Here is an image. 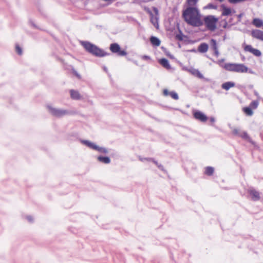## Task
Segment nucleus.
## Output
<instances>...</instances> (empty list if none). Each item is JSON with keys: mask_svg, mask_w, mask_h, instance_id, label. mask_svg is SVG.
Wrapping results in <instances>:
<instances>
[{"mask_svg": "<svg viewBox=\"0 0 263 263\" xmlns=\"http://www.w3.org/2000/svg\"><path fill=\"white\" fill-rule=\"evenodd\" d=\"M190 52H196V50L195 49H193L190 50Z\"/></svg>", "mask_w": 263, "mask_h": 263, "instance_id": "51", "label": "nucleus"}, {"mask_svg": "<svg viewBox=\"0 0 263 263\" xmlns=\"http://www.w3.org/2000/svg\"><path fill=\"white\" fill-rule=\"evenodd\" d=\"M248 88H249V89H253V85H249L248 86Z\"/></svg>", "mask_w": 263, "mask_h": 263, "instance_id": "49", "label": "nucleus"}, {"mask_svg": "<svg viewBox=\"0 0 263 263\" xmlns=\"http://www.w3.org/2000/svg\"><path fill=\"white\" fill-rule=\"evenodd\" d=\"M190 71L193 75L198 77L199 79L204 78L202 74L198 69L192 68L190 70Z\"/></svg>", "mask_w": 263, "mask_h": 263, "instance_id": "22", "label": "nucleus"}, {"mask_svg": "<svg viewBox=\"0 0 263 263\" xmlns=\"http://www.w3.org/2000/svg\"><path fill=\"white\" fill-rule=\"evenodd\" d=\"M248 68L243 64H235V71L236 72H247Z\"/></svg>", "mask_w": 263, "mask_h": 263, "instance_id": "10", "label": "nucleus"}, {"mask_svg": "<svg viewBox=\"0 0 263 263\" xmlns=\"http://www.w3.org/2000/svg\"><path fill=\"white\" fill-rule=\"evenodd\" d=\"M150 21L152 24L156 28H158V17L156 16H154L152 12H150Z\"/></svg>", "mask_w": 263, "mask_h": 263, "instance_id": "15", "label": "nucleus"}, {"mask_svg": "<svg viewBox=\"0 0 263 263\" xmlns=\"http://www.w3.org/2000/svg\"><path fill=\"white\" fill-rule=\"evenodd\" d=\"M248 193L251 196V198L253 201H255L259 200L260 195L258 191L254 189H251L248 191Z\"/></svg>", "mask_w": 263, "mask_h": 263, "instance_id": "12", "label": "nucleus"}, {"mask_svg": "<svg viewBox=\"0 0 263 263\" xmlns=\"http://www.w3.org/2000/svg\"><path fill=\"white\" fill-rule=\"evenodd\" d=\"M142 59L143 60H149L150 59V57L149 56H148V55H143L142 57Z\"/></svg>", "mask_w": 263, "mask_h": 263, "instance_id": "41", "label": "nucleus"}, {"mask_svg": "<svg viewBox=\"0 0 263 263\" xmlns=\"http://www.w3.org/2000/svg\"><path fill=\"white\" fill-rule=\"evenodd\" d=\"M153 10H154V12L155 13L156 15H158V10L157 9V8L154 7Z\"/></svg>", "mask_w": 263, "mask_h": 263, "instance_id": "39", "label": "nucleus"}, {"mask_svg": "<svg viewBox=\"0 0 263 263\" xmlns=\"http://www.w3.org/2000/svg\"><path fill=\"white\" fill-rule=\"evenodd\" d=\"M157 167H158L160 170H161V171H165L164 168V167H163V166L162 165H161V164H159L157 166Z\"/></svg>", "mask_w": 263, "mask_h": 263, "instance_id": "37", "label": "nucleus"}, {"mask_svg": "<svg viewBox=\"0 0 263 263\" xmlns=\"http://www.w3.org/2000/svg\"><path fill=\"white\" fill-rule=\"evenodd\" d=\"M154 158H146V160L147 161H152L153 162Z\"/></svg>", "mask_w": 263, "mask_h": 263, "instance_id": "43", "label": "nucleus"}, {"mask_svg": "<svg viewBox=\"0 0 263 263\" xmlns=\"http://www.w3.org/2000/svg\"><path fill=\"white\" fill-rule=\"evenodd\" d=\"M243 111L247 116H251L253 114V111L250 106L243 107Z\"/></svg>", "mask_w": 263, "mask_h": 263, "instance_id": "25", "label": "nucleus"}, {"mask_svg": "<svg viewBox=\"0 0 263 263\" xmlns=\"http://www.w3.org/2000/svg\"><path fill=\"white\" fill-rule=\"evenodd\" d=\"M248 72L250 73H251V74H255V72L253 71L252 69H249L248 68Z\"/></svg>", "mask_w": 263, "mask_h": 263, "instance_id": "44", "label": "nucleus"}, {"mask_svg": "<svg viewBox=\"0 0 263 263\" xmlns=\"http://www.w3.org/2000/svg\"><path fill=\"white\" fill-rule=\"evenodd\" d=\"M232 20V18H230V20H229V22L230 23L231 22Z\"/></svg>", "mask_w": 263, "mask_h": 263, "instance_id": "54", "label": "nucleus"}, {"mask_svg": "<svg viewBox=\"0 0 263 263\" xmlns=\"http://www.w3.org/2000/svg\"><path fill=\"white\" fill-rule=\"evenodd\" d=\"M139 159L141 162H144L145 160H146V158H142L141 157H139Z\"/></svg>", "mask_w": 263, "mask_h": 263, "instance_id": "42", "label": "nucleus"}, {"mask_svg": "<svg viewBox=\"0 0 263 263\" xmlns=\"http://www.w3.org/2000/svg\"><path fill=\"white\" fill-rule=\"evenodd\" d=\"M182 17L187 24L193 27H200L203 24L200 18L199 11L196 7H187L183 11Z\"/></svg>", "mask_w": 263, "mask_h": 263, "instance_id": "1", "label": "nucleus"}, {"mask_svg": "<svg viewBox=\"0 0 263 263\" xmlns=\"http://www.w3.org/2000/svg\"><path fill=\"white\" fill-rule=\"evenodd\" d=\"M90 54L97 57H103L110 54L96 45L94 46V48H93Z\"/></svg>", "mask_w": 263, "mask_h": 263, "instance_id": "6", "label": "nucleus"}, {"mask_svg": "<svg viewBox=\"0 0 263 263\" xmlns=\"http://www.w3.org/2000/svg\"><path fill=\"white\" fill-rule=\"evenodd\" d=\"M240 137L243 139L247 140L250 143H253L252 139L250 138V136L248 135L246 132H242L241 133Z\"/></svg>", "mask_w": 263, "mask_h": 263, "instance_id": "26", "label": "nucleus"}, {"mask_svg": "<svg viewBox=\"0 0 263 263\" xmlns=\"http://www.w3.org/2000/svg\"><path fill=\"white\" fill-rule=\"evenodd\" d=\"M204 23L207 29L211 31H214L216 28L218 18L214 15H207L203 18Z\"/></svg>", "mask_w": 263, "mask_h": 263, "instance_id": "3", "label": "nucleus"}, {"mask_svg": "<svg viewBox=\"0 0 263 263\" xmlns=\"http://www.w3.org/2000/svg\"><path fill=\"white\" fill-rule=\"evenodd\" d=\"M208 48L209 46L208 44L202 43L199 45L198 50L200 53H205L208 51Z\"/></svg>", "mask_w": 263, "mask_h": 263, "instance_id": "17", "label": "nucleus"}, {"mask_svg": "<svg viewBox=\"0 0 263 263\" xmlns=\"http://www.w3.org/2000/svg\"><path fill=\"white\" fill-rule=\"evenodd\" d=\"M70 97L72 99L74 100H79L82 98V96L80 95L79 92L74 89H71L69 91Z\"/></svg>", "mask_w": 263, "mask_h": 263, "instance_id": "13", "label": "nucleus"}, {"mask_svg": "<svg viewBox=\"0 0 263 263\" xmlns=\"http://www.w3.org/2000/svg\"><path fill=\"white\" fill-rule=\"evenodd\" d=\"M226 39V36L224 35V36H223V40H224Z\"/></svg>", "mask_w": 263, "mask_h": 263, "instance_id": "55", "label": "nucleus"}, {"mask_svg": "<svg viewBox=\"0 0 263 263\" xmlns=\"http://www.w3.org/2000/svg\"><path fill=\"white\" fill-rule=\"evenodd\" d=\"M151 43L154 46H159L160 45V40L156 36H152L149 39Z\"/></svg>", "mask_w": 263, "mask_h": 263, "instance_id": "20", "label": "nucleus"}, {"mask_svg": "<svg viewBox=\"0 0 263 263\" xmlns=\"http://www.w3.org/2000/svg\"><path fill=\"white\" fill-rule=\"evenodd\" d=\"M81 143L87 146L91 149L96 150L98 151L99 153L103 154H107L108 153V150L106 148L104 147H100L97 145L93 142H91L87 140H80Z\"/></svg>", "mask_w": 263, "mask_h": 263, "instance_id": "4", "label": "nucleus"}, {"mask_svg": "<svg viewBox=\"0 0 263 263\" xmlns=\"http://www.w3.org/2000/svg\"><path fill=\"white\" fill-rule=\"evenodd\" d=\"M104 70H106V67H104Z\"/></svg>", "mask_w": 263, "mask_h": 263, "instance_id": "56", "label": "nucleus"}, {"mask_svg": "<svg viewBox=\"0 0 263 263\" xmlns=\"http://www.w3.org/2000/svg\"><path fill=\"white\" fill-rule=\"evenodd\" d=\"M97 159L99 162L104 164H109L110 162V159L107 156H99L98 157Z\"/></svg>", "mask_w": 263, "mask_h": 263, "instance_id": "21", "label": "nucleus"}, {"mask_svg": "<svg viewBox=\"0 0 263 263\" xmlns=\"http://www.w3.org/2000/svg\"><path fill=\"white\" fill-rule=\"evenodd\" d=\"M252 24L256 27L259 28L263 26V21L258 18H255L252 21Z\"/></svg>", "mask_w": 263, "mask_h": 263, "instance_id": "23", "label": "nucleus"}, {"mask_svg": "<svg viewBox=\"0 0 263 263\" xmlns=\"http://www.w3.org/2000/svg\"><path fill=\"white\" fill-rule=\"evenodd\" d=\"M109 49L112 53H117L119 56H124L127 54L126 51L121 50L120 45L116 43L111 44Z\"/></svg>", "mask_w": 263, "mask_h": 263, "instance_id": "5", "label": "nucleus"}, {"mask_svg": "<svg viewBox=\"0 0 263 263\" xmlns=\"http://www.w3.org/2000/svg\"><path fill=\"white\" fill-rule=\"evenodd\" d=\"M235 83L233 82L229 81L223 83L221 85V88L226 90H228L230 88L234 87Z\"/></svg>", "mask_w": 263, "mask_h": 263, "instance_id": "18", "label": "nucleus"}, {"mask_svg": "<svg viewBox=\"0 0 263 263\" xmlns=\"http://www.w3.org/2000/svg\"><path fill=\"white\" fill-rule=\"evenodd\" d=\"M47 108L49 112L52 116L57 118H61L65 116L71 115L74 114L72 111L55 108L50 105H48Z\"/></svg>", "mask_w": 263, "mask_h": 263, "instance_id": "2", "label": "nucleus"}, {"mask_svg": "<svg viewBox=\"0 0 263 263\" xmlns=\"http://www.w3.org/2000/svg\"><path fill=\"white\" fill-rule=\"evenodd\" d=\"M244 50L246 51L250 52L256 57H260L261 55V51L255 48H253L250 45H246L244 47Z\"/></svg>", "mask_w": 263, "mask_h": 263, "instance_id": "8", "label": "nucleus"}, {"mask_svg": "<svg viewBox=\"0 0 263 263\" xmlns=\"http://www.w3.org/2000/svg\"><path fill=\"white\" fill-rule=\"evenodd\" d=\"M242 14H239L238 15V17L239 18V21H240V19L241 18V17H242Z\"/></svg>", "mask_w": 263, "mask_h": 263, "instance_id": "48", "label": "nucleus"}, {"mask_svg": "<svg viewBox=\"0 0 263 263\" xmlns=\"http://www.w3.org/2000/svg\"><path fill=\"white\" fill-rule=\"evenodd\" d=\"M232 133L233 135H234L235 136H238L239 137H240V135L241 134L240 130L238 129H237V128H234L232 131Z\"/></svg>", "mask_w": 263, "mask_h": 263, "instance_id": "33", "label": "nucleus"}, {"mask_svg": "<svg viewBox=\"0 0 263 263\" xmlns=\"http://www.w3.org/2000/svg\"><path fill=\"white\" fill-rule=\"evenodd\" d=\"M194 117L201 122H205L208 120L207 116L199 110H196L193 113Z\"/></svg>", "mask_w": 263, "mask_h": 263, "instance_id": "7", "label": "nucleus"}, {"mask_svg": "<svg viewBox=\"0 0 263 263\" xmlns=\"http://www.w3.org/2000/svg\"><path fill=\"white\" fill-rule=\"evenodd\" d=\"M199 0H186V3L189 6H195L197 4Z\"/></svg>", "mask_w": 263, "mask_h": 263, "instance_id": "29", "label": "nucleus"}, {"mask_svg": "<svg viewBox=\"0 0 263 263\" xmlns=\"http://www.w3.org/2000/svg\"><path fill=\"white\" fill-rule=\"evenodd\" d=\"M224 60L223 59H222L219 60L218 62H219V63H221V62H223L224 61Z\"/></svg>", "mask_w": 263, "mask_h": 263, "instance_id": "52", "label": "nucleus"}, {"mask_svg": "<svg viewBox=\"0 0 263 263\" xmlns=\"http://www.w3.org/2000/svg\"><path fill=\"white\" fill-rule=\"evenodd\" d=\"M214 54L215 55L216 57H218L219 55V52L218 51V50H214Z\"/></svg>", "mask_w": 263, "mask_h": 263, "instance_id": "38", "label": "nucleus"}, {"mask_svg": "<svg viewBox=\"0 0 263 263\" xmlns=\"http://www.w3.org/2000/svg\"><path fill=\"white\" fill-rule=\"evenodd\" d=\"M153 162L154 164H155L157 165V166L159 164V163H158V162L157 161H156L154 159V160L153 161Z\"/></svg>", "mask_w": 263, "mask_h": 263, "instance_id": "46", "label": "nucleus"}, {"mask_svg": "<svg viewBox=\"0 0 263 263\" xmlns=\"http://www.w3.org/2000/svg\"><path fill=\"white\" fill-rule=\"evenodd\" d=\"M245 58L244 57H243V58H242V60L245 61Z\"/></svg>", "mask_w": 263, "mask_h": 263, "instance_id": "53", "label": "nucleus"}, {"mask_svg": "<svg viewBox=\"0 0 263 263\" xmlns=\"http://www.w3.org/2000/svg\"><path fill=\"white\" fill-rule=\"evenodd\" d=\"M206 8L209 9H217V6L216 5L213 4V3H209L206 6Z\"/></svg>", "mask_w": 263, "mask_h": 263, "instance_id": "32", "label": "nucleus"}, {"mask_svg": "<svg viewBox=\"0 0 263 263\" xmlns=\"http://www.w3.org/2000/svg\"><path fill=\"white\" fill-rule=\"evenodd\" d=\"M26 219H27V220L30 222H32L33 221V217L30 216V215H29V216H26Z\"/></svg>", "mask_w": 263, "mask_h": 263, "instance_id": "35", "label": "nucleus"}, {"mask_svg": "<svg viewBox=\"0 0 263 263\" xmlns=\"http://www.w3.org/2000/svg\"><path fill=\"white\" fill-rule=\"evenodd\" d=\"M81 44L83 46L85 50L89 53H90L93 48H94V46H95V44L88 41H81Z\"/></svg>", "mask_w": 263, "mask_h": 263, "instance_id": "9", "label": "nucleus"}, {"mask_svg": "<svg viewBox=\"0 0 263 263\" xmlns=\"http://www.w3.org/2000/svg\"><path fill=\"white\" fill-rule=\"evenodd\" d=\"M214 168L212 166H207L205 168V174L208 176H211L214 173Z\"/></svg>", "mask_w": 263, "mask_h": 263, "instance_id": "27", "label": "nucleus"}, {"mask_svg": "<svg viewBox=\"0 0 263 263\" xmlns=\"http://www.w3.org/2000/svg\"><path fill=\"white\" fill-rule=\"evenodd\" d=\"M258 105V102L257 101H253L250 103L249 106L251 108L256 109Z\"/></svg>", "mask_w": 263, "mask_h": 263, "instance_id": "31", "label": "nucleus"}, {"mask_svg": "<svg viewBox=\"0 0 263 263\" xmlns=\"http://www.w3.org/2000/svg\"><path fill=\"white\" fill-rule=\"evenodd\" d=\"M254 94L256 96H258V93L257 92V91H256V90H254Z\"/></svg>", "mask_w": 263, "mask_h": 263, "instance_id": "47", "label": "nucleus"}, {"mask_svg": "<svg viewBox=\"0 0 263 263\" xmlns=\"http://www.w3.org/2000/svg\"><path fill=\"white\" fill-rule=\"evenodd\" d=\"M163 93L165 96H170L173 99L176 100L179 99L178 94L174 91L170 92L167 89H164L163 90Z\"/></svg>", "mask_w": 263, "mask_h": 263, "instance_id": "14", "label": "nucleus"}, {"mask_svg": "<svg viewBox=\"0 0 263 263\" xmlns=\"http://www.w3.org/2000/svg\"><path fill=\"white\" fill-rule=\"evenodd\" d=\"M209 120H210V121L211 122V123H214L215 121V119L213 117H211L210 118H209Z\"/></svg>", "mask_w": 263, "mask_h": 263, "instance_id": "40", "label": "nucleus"}, {"mask_svg": "<svg viewBox=\"0 0 263 263\" xmlns=\"http://www.w3.org/2000/svg\"><path fill=\"white\" fill-rule=\"evenodd\" d=\"M15 49H16V51L18 53V54L21 55L22 54V48L18 45H16Z\"/></svg>", "mask_w": 263, "mask_h": 263, "instance_id": "34", "label": "nucleus"}, {"mask_svg": "<svg viewBox=\"0 0 263 263\" xmlns=\"http://www.w3.org/2000/svg\"><path fill=\"white\" fill-rule=\"evenodd\" d=\"M252 36L257 39L263 41V31L259 30H253L251 32Z\"/></svg>", "mask_w": 263, "mask_h": 263, "instance_id": "11", "label": "nucleus"}, {"mask_svg": "<svg viewBox=\"0 0 263 263\" xmlns=\"http://www.w3.org/2000/svg\"><path fill=\"white\" fill-rule=\"evenodd\" d=\"M30 23L32 25V26H33V27L35 28H37L36 26L34 24V23L32 21H30Z\"/></svg>", "mask_w": 263, "mask_h": 263, "instance_id": "45", "label": "nucleus"}, {"mask_svg": "<svg viewBox=\"0 0 263 263\" xmlns=\"http://www.w3.org/2000/svg\"><path fill=\"white\" fill-rule=\"evenodd\" d=\"M211 47L213 50L218 49L217 42L215 39H212L210 41Z\"/></svg>", "mask_w": 263, "mask_h": 263, "instance_id": "28", "label": "nucleus"}, {"mask_svg": "<svg viewBox=\"0 0 263 263\" xmlns=\"http://www.w3.org/2000/svg\"><path fill=\"white\" fill-rule=\"evenodd\" d=\"M235 63H226L223 66V68L230 71H235Z\"/></svg>", "mask_w": 263, "mask_h": 263, "instance_id": "24", "label": "nucleus"}, {"mask_svg": "<svg viewBox=\"0 0 263 263\" xmlns=\"http://www.w3.org/2000/svg\"><path fill=\"white\" fill-rule=\"evenodd\" d=\"M224 24L223 25V28H227L228 26V22H227V21L226 20H224Z\"/></svg>", "mask_w": 263, "mask_h": 263, "instance_id": "36", "label": "nucleus"}, {"mask_svg": "<svg viewBox=\"0 0 263 263\" xmlns=\"http://www.w3.org/2000/svg\"><path fill=\"white\" fill-rule=\"evenodd\" d=\"M159 63L165 68L169 69L171 68V66L169 64L168 60L165 58H162L159 60Z\"/></svg>", "mask_w": 263, "mask_h": 263, "instance_id": "19", "label": "nucleus"}, {"mask_svg": "<svg viewBox=\"0 0 263 263\" xmlns=\"http://www.w3.org/2000/svg\"><path fill=\"white\" fill-rule=\"evenodd\" d=\"M202 79H204L206 82H209L210 81V79H208V78H205L204 77V78H202Z\"/></svg>", "mask_w": 263, "mask_h": 263, "instance_id": "50", "label": "nucleus"}, {"mask_svg": "<svg viewBox=\"0 0 263 263\" xmlns=\"http://www.w3.org/2000/svg\"><path fill=\"white\" fill-rule=\"evenodd\" d=\"M222 9V14L223 16H229L232 13V10L230 8L227 7L224 5L221 6Z\"/></svg>", "mask_w": 263, "mask_h": 263, "instance_id": "16", "label": "nucleus"}, {"mask_svg": "<svg viewBox=\"0 0 263 263\" xmlns=\"http://www.w3.org/2000/svg\"><path fill=\"white\" fill-rule=\"evenodd\" d=\"M179 33L176 35V39L179 41H182L183 40V36H184L181 31L179 29Z\"/></svg>", "mask_w": 263, "mask_h": 263, "instance_id": "30", "label": "nucleus"}]
</instances>
